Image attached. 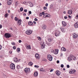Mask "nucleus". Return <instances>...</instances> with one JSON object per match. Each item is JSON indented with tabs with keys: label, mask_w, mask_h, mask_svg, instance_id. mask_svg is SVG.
I'll return each mask as SVG.
<instances>
[{
	"label": "nucleus",
	"mask_w": 78,
	"mask_h": 78,
	"mask_svg": "<svg viewBox=\"0 0 78 78\" xmlns=\"http://www.w3.org/2000/svg\"><path fill=\"white\" fill-rule=\"evenodd\" d=\"M4 36L5 37H6V38H9V37H11V34L8 33H7L5 34V35Z\"/></svg>",
	"instance_id": "nucleus-1"
},
{
	"label": "nucleus",
	"mask_w": 78,
	"mask_h": 78,
	"mask_svg": "<svg viewBox=\"0 0 78 78\" xmlns=\"http://www.w3.org/2000/svg\"><path fill=\"white\" fill-rule=\"evenodd\" d=\"M24 72L26 73H28L30 72V69L29 68H26L24 69Z\"/></svg>",
	"instance_id": "nucleus-2"
},
{
	"label": "nucleus",
	"mask_w": 78,
	"mask_h": 78,
	"mask_svg": "<svg viewBox=\"0 0 78 78\" xmlns=\"http://www.w3.org/2000/svg\"><path fill=\"white\" fill-rule=\"evenodd\" d=\"M10 67L12 70H14L15 69V65L13 63H12L10 66Z\"/></svg>",
	"instance_id": "nucleus-3"
},
{
	"label": "nucleus",
	"mask_w": 78,
	"mask_h": 78,
	"mask_svg": "<svg viewBox=\"0 0 78 78\" xmlns=\"http://www.w3.org/2000/svg\"><path fill=\"white\" fill-rule=\"evenodd\" d=\"M48 59L49 61H52V59H53V57L51 55H48Z\"/></svg>",
	"instance_id": "nucleus-4"
},
{
	"label": "nucleus",
	"mask_w": 78,
	"mask_h": 78,
	"mask_svg": "<svg viewBox=\"0 0 78 78\" xmlns=\"http://www.w3.org/2000/svg\"><path fill=\"white\" fill-rule=\"evenodd\" d=\"M32 33H33V31L31 30H28L26 32V33L28 35H30L32 34Z\"/></svg>",
	"instance_id": "nucleus-5"
},
{
	"label": "nucleus",
	"mask_w": 78,
	"mask_h": 78,
	"mask_svg": "<svg viewBox=\"0 0 78 78\" xmlns=\"http://www.w3.org/2000/svg\"><path fill=\"white\" fill-rule=\"evenodd\" d=\"M35 58L39 60L40 59V55H39V54L37 53L35 55Z\"/></svg>",
	"instance_id": "nucleus-6"
},
{
	"label": "nucleus",
	"mask_w": 78,
	"mask_h": 78,
	"mask_svg": "<svg viewBox=\"0 0 78 78\" xmlns=\"http://www.w3.org/2000/svg\"><path fill=\"white\" fill-rule=\"evenodd\" d=\"M50 17V15L47 13H45L43 16V17L44 18H45V17Z\"/></svg>",
	"instance_id": "nucleus-7"
},
{
	"label": "nucleus",
	"mask_w": 78,
	"mask_h": 78,
	"mask_svg": "<svg viewBox=\"0 0 78 78\" xmlns=\"http://www.w3.org/2000/svg\"><path fill=\"white\" fill-rule=\"evenodd\" d=\"M76 72V70H75L71 69L69 71V73L71 74H73Z\"/></svg>",
	"instance_id": "nucleus-8"
},
{
	"label": "nucleus",
	"mask_w": 78,
	"mask_h": 78,
	"mask_svg": "<svg viewBox=\"0 0 78 78\" xmlns=\"http://www.w3.org/2000/svg\"><path fill=\"white\" fill-rule=\"evenodd\" d=\"M73 37L74 39H76L78 37V35L76 34H73Z\"/></svg>",
	"instance_id": "nucleus-9"
},
{
	"label": "nucleus",
	"mask_w": 78,
	"mask_h": 78,
	"mask_svg": "<svg viewBox=\"0 0 78 78\" xmlns=\"http://www.w3.org/2000/svg\"><path fill=\"white\" fill-rule=\"evenodd\" d=\"M13 0H8L7 1V4L8 5H10L11 3H12V2Z\"/></svg>",
	"instance_id": "nucleus-10"
},
{
	"label": "nucleus",
	"mask_w": 78,
	"mask_h": 78,
	"mask_svg": "<svg viewBox=\"0 0 78 78\" xmlns=\"http://www.w3.org/2000/svg\"><path fill=\"white\" fill-rule=\"evenodd\" d=\"M55 73L58 76H59L61 74V72L60 71L57 70L56 71Z\"/></svg>",
	"instance_id": "nucleus-11"
},
{
	"label": "nucleus",
	"mask_w": 78,
	"mask_h": 78,
	"mask_svg": "<svg viewBox=\"0 0 78 78\" xmlns=\"http://www.w3.org/2000/svg\"><path fill=\"white\" fill-rule=\"evenodd\" d=\"M59 35H60V32L59 31H58L55 34V36L57 37L58 36H59Z\"/></svg>",
	"instance_id": "nucleus-12"
},
{
	"label": "nucleus",
	"mask_w": 78,
	"mask_h": 78,
	"mask_svg": "<svg viewBox=\"0 0 78 78\" xmlns=\"http://www.w3.org/2000/svg\"><path fill=\"white\" fill-rule=\"evenodd\" d=\"M21 21H22L21 20H18L17 22V24L18 25H19V26L21 24Z\"/></svg>",
	"instance_id": "nucleus-13"
},
{
	"label": "nucleus",
	"mask_w": 78,
	"mask_h": 78,
	"mask_svg": "<svg viewBox=\"0 0 78 78\" xmlns=\"http://www.w3.org/2000/svg\"><path fill=\"white\" fill-rule=\"evenodd\" d=\"M73 59V56H70V57H68V60L69 61H72Z\"/></svg>",
	"instance_id": "nucleus-14"
},
{
	"label": "nucleus",
	"mask_w": 78,
	"mask_h": 78,
	"mask_svg": "<svg viewBox=\"0 0 78 78\" xmlns=\"http://www.w3.org/2000/svg\"><path fill=\"white\" fill-rule=\"evenodd\" d=\"M26 48L27 49V50L31 49V46H30V45L26 46Z\"/></svg>",
	"instance_id": "nucleus-15"
},
{
	"label": "nucleus",
	"mask_w": 78,
	"mask_h": 78,
	"mask_svg": "<svg viewBox=\"0 0 78 78\" xmlns=\"http://www.w3.org/2000/svg\"><path fill=\"white\" fill-rule=\"evenodd\" d=\"M74 26L75 28H78V22H77L76 23L74 24Z\"/></svg>",
	"instance_id": "nucleus-16"
},
{
	"label": "nucleus",
	"mask_w": 78,
	"mask_h": 78,
	"mask_svg": "<svg viewBox=\"0 0 78 78\" xmlns=\"http://www.w3.org/2000/svg\"><path fill=\"white\" fill-rule=\"evenodd\" d=\"M42 28L43 30H45L47 28V26L45 24H44L42 26Z\"/></svg>",
	"instance_id": "nucleus-17"
},
{
	"label": "nucleus",
	"mask_w": 78,
	"mask_h": 78,
	"mask_svg": "<svg viewBox=\"0 0 78 78\" xmlns=\"http://www.w3.org/2000/svg\"><path fill=\"white\" fill-rule=\"evenodd\" d=\"M54 53L55 54V55H57L58 53V50L56 49L55 50V51L54 52Z\"/></svg>",
	"instance_id": "nucleus-18"
},
{
	"label": "nucleus",
	"mask_w": 78,
	"mask_h": 78,
	"mask_svg": "<svg viewBox=\"0 0 78 78\" xmlns=\"http://www.w3.org/2000/svg\"><path fill=\"white\" fill-rule=\"evenodd\" d=\"M61 30L63 33H65L66 32V29L62 27L61 28Z\"/></svg>",
	"instance_id": "nucleus-19"
},
{
	"label": "nucleus",
	"mask_w": 78,
	"mask_h": 78,
	"mask_svg": "<svg viewBox=\"0 0 78 78\" xmlns=\"http://www.w3.org/2000/svg\"><path fill=\"white\" fill-rule=\"evenodd\" d=\"M38 76V73H37V72H35L34 73V76Z\"/></svg>",
	"instance_id": "nucleus-20"
},
{
	"label": "nucleus",
	"mask_w": 78,
	"mask_h": 78,
	"mask_svg": "<svg viewBox=\"0 0 78 78\" xmlns=\"http://www.w3.org/2000/svg\"><path fill=\"white\" fill-rule=\"evenodd\" d=\"M68 13L69 15H71L72 14V10H69L68 11Z\"/></svg>",
	"instance_id": "nucleus-21"
},
{
	"label": "nucleus",
	"mask_w": 78,
	"mask_h": 78,
	"mask_svg": "<svg viewBox=\"0 0 78 78\" xmlns=\"http://www.w3.org/2000/svg\"><path fill=\"white\" fill-rule=\"evenodd\" d=\"M62 25L63 27H66V26L67 25L66 22L63 21L62 22Z\"/></svg>",
	"instance_id": "nucleus-22"
},
{
	"label": "nucleus",
	"mask_w": 78,
	"mask_h": 78,
	"mask_svg": "<svg viewBox=\"0 0 78 78\" xmlns=\"http://www.w3.org/2000/svg\"><path fill=\"white\" fill-rule=\"evenodd\" d=\"M61 50L62 51H66V49L64 47H62L61 48Z\"/></svg>",
	"instance_id": "nucleus-23"
},
{
	"label": "nucleus",
	"mask_w": 78,
	"mask_h": 78,
	"mask_svg": "<svg viewBox=\"0 0 78 78\" xmlns=\"http://www.w3.org/2000/svg\"><path fill=\"white\" fill-rule=\"evenodd\" d=\"M28 64L29 66H33V62H29Z\"/></svg>",
	"instance_id": "nucleus-24"
},
{
	"label": "nucleus",
	"mask_w": 78,
	"mask_h": 78,
	"mask_svg": "<svg viewBox=\"0 0 78 78\" xmlns=\"http://www.w3.org/2000/svg\"><path fill=\"white\" fill-rule=\"evenodd\" d=\"M13 61H14V62H17V58H14L13 59Z\"/></svg>",
	"instance_id": "nucleus-25"
},
{
	"label": "nucleus",
	"mask_w": 78,
	"mask_h": 78,
	"mask_svg": "<svg viewBox=\"0 0 78 78\" xmlns=\"http://www.w3.org/2000/svg\"><path fill=\"white\" fill-rule=\"evenodd\" d=\"M28 23L29 25H33V22L31 21L29 22Z\"/></svg>",
	"instance_id": "nucleus-26"
},
{
	"label": "nucleus",
	"mask_w": 78,
	"mask_h": 78,
	"mask_svg": "<svg viewBox=\"0 0 78 78\" xmlns=\"http://www.w3.org/2000/svg\"><path fill=\"white\" fill-rule=\"evenodd\" d=\"M48 41L49 42H51V41H52V39L51 38H49L48 39Z\"/></svg>",
	"instance_id": "nucleus-27"
},
{
	"label": "nucleus",
	"mask_w": 78,
	"mask_h": 78,
	"mask_svg": "<svg viewBox=\"0 0 78 78\" xmlns=\"http://www.w3.org/2000/svg\"><path fill=\"white\" fill-rule=\"evenodd\" d=\"M40 70L42 72H44V71H45V69H43V68H41L40 69Z\"/></svg>",
	"instance_id": "nucleus-28"
},
{
	"label": "nucleus",
	"mask_w": 78,
	"mask_h": 78,
	"mask_svg": "<svg viewBox=\"0 0 78 78\" xmlns=\"http://www.w3.org/2000/svg\"><path fill=\"white\" fill-rule=\"evenodd\" d=\"M15 21H18L19 20V18H17V17H15Z\"/></svg>",
	"instance_id": "nucleus-29"
},
{
	"label": "nucleus",
	"mask_w": 78,
	"mask_h": 78,
	"mask_svg": "<svg viewBox=\"0 0 78 78\" xmlns=\"http://www.w3.org/2000/svg\"><path fill=\"white\" fill-rule=\"evenodd\" d=\"M41 48L42 49H43V48H45V45H44L43 44H41Z\"/></svg>",
	"instance_id": "nucleus-30"
},
{
	"label": "nucleus",
	"mask_w": 78,
	"mask_h": 78,
	"mask_svg": "<svg viewBox=\"0 0 78 78\" xmlns=\"http://www.w3.org/2000/svg\"><path fill=\"white\" fill-rule=\"evenodd\" d=\"M29 4H30V6L31 7H32V6H33V4L32 3H31V2H30L29 3Z\"/></svg>",
	"instance_id": "nucleus-31"
},
{
	"label": "nucleus",
	"mask_w": 78,
	"mask_h": 78,
	"mask_svg": "<svg viewBox=\"0 0 78 78\" xmlns=\"http://www.w3.org/2000/svg\"><path fill=\"white\" fill-rule=\"evenodd\" d=\"M17 68L18 69H20V66L19 65H18L17 66Z\"/></svg>",
	"instance_id": "nucleus-32"
},
{
	"label": "nucleus",
	"mask_w": 78,
	"mask_h": 78,
	"mask_svg": "<svg viewBox=\"0 0 78 78\" xmlns=\"http://www.w3.org/2000/svg\"><path fill=\"white\" fill-rule=\"evenodd\" d=\"M18 1H16V3L15 4V6H17V5H18Z\"/></svg>",
	"instance_id": "nucleus-33"
},
{
	"label": "nucleus",
	"mask_w": 78,
	"mask_h": 78,
	"mask_svg": "<svg viewBox=\"0 0 78 78\" xmlns=\"http://www.w3.org/2000/svg\"><path fill=\"white\" fill-rule=\"evenodd\" d=\"M8 16V13H6L5 15V17H7Z\"/></svg>",
	"instance_id": "nucleus-34"
},
{
	"label": "nucleus",
	"mask_w": 78,
	"mask_h": 78,
	"mask_svg": "<svg viewBox=\"0 0 78 78\" xmlns=\"http://www.w3.org/2000/svg\"><path fill=\"white\" fill-rule=\"evenodd\" d=\"M38 40H39L40 41H41V37H38Z\"/></svg>",
	"instance_id": "nucleus-35"
},
{
	"label": "nucleus",
	"mask_w": 78,
	"mask_h": 78,
	"mask_svg": "<svg viewBox=\"0 0 78 78\" xmlns=\"http://www.w3.org/2000/svg\"><path fill=\"white\" fill-rule=\"evenodd\" d=\"M20 10L21 11H23V7H21L20 8Z\"/></svg>",
	"instance_id": "nucleus-36"
},
{
	"label": "nucleus",
	"mask_w": 78,
	"mask_h": 78,
	"mask_svg": "<svg viewBox=\"0 0 78 78\" xmlns=\"http://www.w3.org/2000/svg\"><path fill=\"white\" fill-rule=\"evenodd\" d=\"M11 44L13 45H16L15 43H14V42H12Z\"/></svg>",
	"instance_id": "nucleus-37"
},
{
	"label": "nucleus",
	"mask_w": 78,
	"mask_h": 78,
	"mask_svg": "<svg viewBox=\"0 0 78 78\" xmlns=\"http://www.w3.org/2000/svg\"><path fill=\"white\" fill-rule=\"evenodd\" d=\"M34 67H35L36 68H39V66L37 65H37H35L34 66Z\"/></svg>",
	"instance_id": "nucleus-38"
},
{
	"label": "nucleus",
	"mask_w": 78,
	"mask_h": 78,
	"mask_svg": "<svg viewBox=\"0 0 78 78\" xmlns=\"http://www.w3.org/2000/svg\"><path fill=\"white\" fill-rule=\"evenodd\" d=\"M17 51H20V48H18L16 50Z\"/></svg>",
	"instance_id": "nucleus-39"
},
{
	"label": "nucleus",
	"mask_w": 78,
	"mask_h": 78,
	"mask_svg": "<svg viewBox=\"0 0 78 78\" xmlns=\"http://www.w3.org/2000/svg\"><path fill=\"white\" fill-rule=\"evenodd\" d=\"M73 59L74 60H76V58L73 56Z\"/></svg>",
	"instance_id": "nucleus-40"
},
{
	"label": "nucleus",
	"mask_w": 78,
	"mask_h": 78,
	"mask_svg": "<svg viewBox=\"0 0 78 78\" xmlns=\"http://www.w3.org/2000/svg\"><path fill=\"white\" fill-rule=\"evenodd\" d=\"M13 48L14 50H15V49H16V46H13Z\"/></svg>",
	"instance_id": "nucleus-41"
},
{
	"label": "nucleus",
	"mask_w": 78,
	"mask_h": 78,
	"mask_svg": "<svg viewBox=\"0 0 78 78\" xmlns=\"http://www.w3.org/2000/svg\"><path fill=\"white\" fill-rule=\"evenodd\" d=\"M61 67H62V68H63L64 67V65L63 64H62L61 66Z\"/></svg>",
	"instance_id": "nucleus-42"
},
{
	"label": "nucleus",
	"mask_w": 78,
	"mask_h": 78,
	"mask_svg": "<svg viewBox=\"0 0 78 78\" xmlns=\"http://www.w3.org/2000/svg\"><path fill=\"white\" fill-rule=\"evenodd\" d=\"M44 9L45 10L47 9V7H44Z\"/></svg>",
	"instance_id": "nucleus-43"
},
{
	"label": "nucleus",
	"mask_w": 78,
	"mask_h": 78,
	"mask_svg": "<svg viewBox=\"0 0 78 78\" xmlns=\"http://www.w3.org/2000/svg\"><path fill=\"white\" fill-rule=\"evenodd\" d=\"M48 3H46L45 4V6H47H47H48Z\"/></svg>",
	"instance_id": "nucleus-44"
},
{
	"label": "nucleus",
	"mask_w": 78,
	"mask_h": 78,
	"mask_svg": "<svg viewBox=\"0 0 78 78\" xmlns=\"http://www.w3.org/2000/svg\"><path fill=\"white\" fill-rule=\"evenodd\" d=\"M21 61V60L20 59H19L18 60H17V62H20Z\"/></svg>",
	"instance_id": "nucleus-45"
},
{
	"label": "nucleus",
	"mask_w": 78,
	"mask_h": 78,
	"mask_svg": "<svg viewBox=\"0 0 78 78\" xmlns=\"http://www.w3.org/2000/svg\"><path fill=\"white\" fill-rule=\"evenodd\" d=\"M2 48V45L0 44V50Z\"/></svg>",
	"instance_id": "nucleus-46"
},
{
	"label": "nucleus",
	"mask_w": 78,
	"mask_h": 78,
	"mask_svg": "<svg viewBox=\"0 0 78 78\" xmlns=\"http://www.w3.org/2000/svg\"><path fill=\"white\" fill-rule=\"evenodd\" d=\"M64 19H67V16H64Z\"/></svg>",
	"instance_id": "nucleus-47"
},
{
	"label": "nucleus",
	"mask_w": 78,
	"mask_h": 78,
	"mask_svg": "<svg viewBox=\"0 0 78 78\" xmlns=\"http://www.w3.org/2000/svg\"><path fill=\"white\" fill-rule=\"evenodd\" d=\"M24 11L26 12H27V9H24Z\"/></svg>",
	"instance_id": "nucleus-48"
},
{
	"label": "nucleus",
	"mask_w": 78,
	"mask_h": 78,
	"mask_svg": "<svg viewBox=\"0 0 78 78\" xmlns=\"http://www.w3.org/2000/svg\"><path fill=\"white\" fill-rule=\"evenodd\" d=\"M53 70H54V69H51L50 70V72H53Z\"/></svg>",
	"instance_id": "nucleus-49"
},
{
	"label": "nucleus",
	"mask_w": 78,
	"mask_h": 78,
	"mask_svg": "<svg viewBox=\"0 0 78 78\" xmlns=\"http://www.w3.org/2000/svg\"><path fill=\"white\" fill-rule=\"evenodd\" d=\"M67 68H69V67H70V66H69V65H67Z\"/></svg>",
	"instance_id": "nucleus-50"
},
{
	"label": "nucleus",
	"mask_w": 78,
	"mask_h": 78,
	"mask_svg": "<svg viewBox=\"0 0 78 78\" xmlns=\"http://www.w3.org/2000/svg\"><path fill=\"white\" fill-rule=\"evenodd\" d=\"M51 53H53V52H54V50L53 49H52L51 50Z\"/></svg>",
	"instance_id": "nucleus-51"
},
{
	"label": "nucleus",
	"mask_w": 78,
	"mask_h": 78,
	"mask_svg": "<svg viewBox=\"0 0 78 78\" xmlns=\"http://www.w3.org/2000/svg\"><path fill=\"white\" fill-rule=\"evenodd\" d=\"M34 20H35V21H37V18H35L34 19Z\"/></svg>",
	"instance_id": "nucleus-52"
},
{
	"label": "nucleus",
	"mask_w": 78,
	"mask_h": 78,
	"mask_svg": "<svg viewBox=\"0 0 78 78\" xmlns=\"http://www.w3.org/2000/svg\"><path fill=\"white\" fill-rule=\"evenodd\" d=\"M2 28V24L0 25V28Z\"/></svg>",
	"instance_id": "nucleus-53"
},
{
	"label": "nucleus",
	"mask_w": 78,
	"mask_h": 78,
	"mask_svg": "<svg viewBox=\"0 0 78 78\" xmlns=\"http://www.w3.org/2000/svg\"><path fill=\"white\" fill-rule=\"evenodd\" d=\"M29 13L30 14H31V11H29Z\"/></svg>",
	"instance_id": "nucleus-54"
},
{
	"label": "nucleus",
	"mask_w": 78,
	"mask_h": 78,
	"mask_svg": "<svg viewBox=\"0 0 78 78\" xmlns=\"http://www.w3.org/2000/svg\"><path fill=\"white\" fill-rule=\"evenodd\" d=\"M63 56V54L62 53H61L60 54V56Z\"/></svg>",
	"instance_id": "nucleus-55"
},
{
	"label": "nucleus",
	"mask_w": 78,
	"mask_h": 78,
	"mask_svg": "<svg viewBox=\"0 0 78 78\" xmlns=\"http://www.w3.org/2000/svg\"><path fill=\"white\" fill-rule=\"evenodd\" d=\"M57 64H59V60H58L57 61Z\"/></svg>",
	"instance_id": "nucleus-56"
},
{
	"label": "nucleus",
	"mask_w": 78,
	"mask_h": 78,
	"mask_svg": "<svg viewBox=\"0 0 78 78\" xmlns=\"http://www.w3.org/2000/svg\"><path fill=\"white\" fill-rule=\"evenodd\" d=\"M21 42H22V41H21V40H19V43H21Z\"/></svg>",
	"instance_id": "nucleus-57"
},
{
	"label": "nucleus",
	"mask_w": 78,
	"mask_h": 78,
	"mask_svg": "<svg viewBox=\"0 0 78 78\" xmlns=\"http://www.w3.org/2000/svg\"><path fill=\"white\" fill-rule=\"evenodd\" d=\"M76 19H78V15H76Z\"/></svg>",
	"instance_id": "nucleus-58"
},
{
	"label": "nucleus",
	"mask_w": 78,
	"mask_h": 78,
	"mask_svg": "<svg viewBox=\"0 0 78 78\" xmlns=\"http://www.w3.org/2000/svg\"><path fill=\"white\" fill-rule=\"evenodd\" d=\"M41 14H42V15H44V14H45V13H44V12H42V13H41Z\"/></svg>",
	"instance_id": "nucleus-59"
},
{
	"label": "nucleus",
	"mask_w": 78,
	"mask_h": 78,
	"mask_svg": "<svg viewBox=\"0 0 78 78\" xmlns=\"http://www.w3.org/2000/svg\"><path fill=\"white\" fill-rule=\"evenodd\" d=\"M26 19L27 20L29 19V17H26Z\"/></svg>",
	"instance_id": "nucleus-60"
},
{
	"label": "nucleus",
	"mask_w": 78,
	"mask_h": 78,
	"mask_svg": "<svg viewBox=\"0 0 78 78\" xmlns=\"http://www.w3.org/2000/svg\"><path fill=\"white\" fill-rule=\"evenodd\" d=\"M9 53H10V54H11V53H12V51H9Z\"/></svg>",
	"instance_id": "nucleus-61"
},
{
	"label": "nucleus",
	"mask_w": 78,
	"mask_h": 78,
	"mask_svg": "<svg viewBox=\"0 0 78 78\" xmlns=\"http://www.w3.org/2000/svg\"><path fill=\"white\" fill-rule=\"evenodd\" d=\"M40 16H42V13H40Z\"/></svg>",
	"instance_id": "nucleus-62"
},
{
	"label": "nucleus",
	"mask_w": 78,
	"mask_h": 78,
	"mask_svg": "<svg viewBox=\"0 0 78 78\" xmlns=\"http://www.w3.org/2000/svg\"><path fill=\"white\" fill-rule=\"evenodd\" d=\"M33 23H34V24H36V22H35V21H34V22H33Z\"/></svg>",
	"instance_id": "nucleus-63"
},
{
	"label": "nucleus",
	"mask_w": 78,
	"mask_h": 78,
	"mask_svg": "<svg viewBox=\"0 0 78 78\" xmlns=\"http://www.w3.org/2000/svg\"><path fill=\"white\" fill-rule=\"evenodd\" d=\"M63 13H64V14H66V11H64L63 12Z\"/></svg>",
	"instance_id": "nucleus-64"
}]
</instances>
